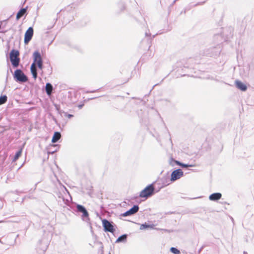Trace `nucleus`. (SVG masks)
I'll return each mask as SVG.
<instances>
[{"instance_id":"obj_10","label":"nucleus","mask_w":254,"mask_h":254,"mask_svg":"<svg viewBox=\"0 0 254 254\" xmlns=\"http://www.w3.org/2000/svg\"><path fill=\"white\" fill-rule=\"evenodd\" d=\"M235 84L238 88L242 91H246L247 90V86L240 81L236 80Z\"/></svg>"},{"instance_id":"obj_7","label":"nucleus","mask_w":254,"mask_h":254,"mask_svg":"<svg viewBox=\"0 0 254 254\" xmlns=\"http://www.w3.org/2000/svg\"><path fill=\"white\" fill-rule=\"evenodd\" d=\"M33 35V29L29 27L26 31L24 35V43L27 44L31 39Z\"/></svg>"},{"instance_id":"obj_19","label":"nucleus","mask_w":254,"mask_h":254,"mask_svg":"<svg viewBox=\"0 0 254 254\" xmlns=\"http://www.w3.org/2000/svg\"><path fill=\"white\" fill-rule=\"evenodd\" d=\"M170 251L174 254H180V252L177 249L172 247L170 249Z\"/></svg>"},{"instance_id":"obj_13","label":"nucleus","mask_w":254,"mask_h":254,"mask_svg":"<svg viewBox=\"0 0 254 254\" xmlns=\"http://www.w3.org/2000/svg\"><path fill=\"white\" fill-rule=\"evenodd\" d=\"M53 90V87L50 83H47L46 85V90L48 95H50Z\"/></svg>"},{"instance_id":"obj_4","label":"nucleus","mask_w":254,"mask_h":254,"mask_svg":"<svg viewBox=\"0 0 254 254\" xmlns=\"http://www.w3.org/2000/svg\"><path fill=\"white\" fill-rule=\"evenodd\" d=\"M14 78L20 82H26L27 80V77L24 74L20 69H17L14 71Z\"/></svg>"},{"instance_id":"obj_15","label":"nucleus","mask_w":254,"mask_h":254,"mask_svg":"<svg viewBox=\"0 0 254 254\" xmlns=\"http://www.w3.org/2000/svg\"><path fill=\"white\" fill-rule=\"evenodd\" d=\"M22 149H20L19 150H18L15 154L14 157V158L13 159V161H16L18 158L21 156V153H22Z\"/></svg>"},{"instance_id":"obj_9","label":"nucleus","mask_w":254,"mask_h":254,"mask_svg":"<svg viewBox=\"0 0 254 254\" xmlns=\"http://www.w3.org/2000/svg\"><path fill=\"white\" fill-rule=\"evenodd\" d=\"M138 206L137 205H134L133 207H132L131 208H130L129 210L127 211L124 213V216H128L130 215L133 214L137 212L138 210Z\"/></svg>"},{"instance_id":"obj_8","label":"nucleus","mask_w":254,"mask_h":254,"mask_svg":"<svg viewBox=\"0 0 254 254\" xmlns=\"http://www.w3.org/2000/svg\"><path fill=\"white\" fill-rule=\"evenodd\" d=\"M77 209L78 211L82 213V218L84 219V218H87L88 217V213L85 208L82 205H77Z\"/></svg>"},{"instance_id":"obj_11","label":"nucleus","mask_w":254,"mask_h":254,"mask_svg":"<svg viewBox=\"0 0 254 254\" xmlns=\"http://www.w3.org/2000/svg\"><path fill=\"white\" fill-rule=\"evenodd\" d=\"M221 196L222 195L220 193H214L209 196V198L210 200L215 201L220 199Z\"/></svg>"},{"instance_id":"obj_14","label":"nucleus","mask_w":254,"mask_h":254,"mask_svg":"<svg viewBox=\"0 0 254 254\" xmlns=\"http://www.w3.org/2000/svg\"><path fill=\"white\" fill-rule=\"evenodd\" d=\"M26 12V9L22 8L19 11L16 15V18L17 19H19Z\"/></svg>"},{"instance_id":"obj_16","label":"nucleus","mask_w":254,"mask_h":254,"mask_svg":"<svg viewBox=\"0 0 254 254\" xmlns=\"http://www.w3.org/2000/svg\"><path fill=\"white\" fill-rule=\"evenodd\" d=\"M126 239H127V235H123L117 239V240H116V243H120V242L124 241L126 240Z\"/></svg>"},{"instance_id":"obj_1","label":"nucleus","mask_w":254,"mask_h":254,"mask_svg":"<svg viewBox=\"0 0 254 254\" xmlns=\"http://www.w3.org/2000/svg\"><path fill=\"white\" fill-rule=\"evenodd\" d=\"M34 61L31 65V72L33 78L35 79L37 77L36 65H37L39 68L42 69L43 68V62L40 53L38 52H35L33 53Z\"/></svg>"},{"instance_id":"obj_2","label":"nucleus","mask_w":254,"mask_h":254,"mask_svg":"<svg viewBox=\"0 0 254 254\" xmlns=\"http://www.w3.org/2000/svg\"><path fill=\"white\" fill-rule=\"evenodd\" d=\"M19 52L16 50H12L9 54V58L12 65L13 67H16L18 66L20 59L18 58Z\"/></svg>"},{"instance_id":"obj_12","label":"nucleus","mask_w":254,"mask_h":254,"mask_svg":"<svg viewBox=\"0 0 254 254\" xmlns=\"http://www.w3.org/2000/svg\"><path fill=\"white\" fill-rule=\"evenodd\" d=\"M61 133L59 132H55L54 134V135L52 137V142L53 143H55L57 142L61 138Z\"/></svg>"},{"instance_id":"obj_3","label":"nucleus","mask_w":254,"mask_h":254,"mask_svg":"<svg viewBox=\"0 0 254 254\" xmlns=\"http://www.w3.org/2000/svg\"><path fill=\"white\" fill-rule=\"evenodd\" d=\"M154 188L153 184H150L143 190L139 194V196L141 198L147 199L148 197L152 195L154 193Z\"/></svg>"},{"instance_id":"obj_22","label":"nucleus","mask_w":254,"mask_h":254,"mask_svg":"<svg viewBox=\"0 0 254 254\" xmlns=\"http://www.w3.org/2000/svg\"><path fill=\"white\" fill-rule=\"evenodd\" d=\"M244 254H247V253L246 252H244Z\"/></svg>"},{"instance_id":"obj_5","label":"nucleus","mask_w":254,"mask_h":254,"mask_svg":"<svg viewBox=\"0 0 254 254\" xmlns=\"http://www.w3.org/2000/svg\"><path fill=\"white\" fill-rule=\"evenodd\" d=\"M102 224L105 231L113 233L115 229L112 224L106 219L102 220Z\"/></svg>"},{"instance_id":"obj_18","label":"nucleus","mask_w":254,"mask_h":254,"mask_svg":"<svg viewBox=\"0 0 254 254\" xmlns=\"http://www.w3.org/2000/svg\"><path fill=\"white\" fill-rule=\"evenodd\" d=\"M148 228H153V226L152 225H147L146 224H142L141 225L140 229L141 230H143Z\"/></svg>"},{"instance_id":"obj_21","label":"nucleus","mask_w":254,"mask_h":254,"mask_svg":"<svg viewBox=\"0 0 254 254\" xmlns=\"http://www.w3.org/2000/svg\"><path fill=\"white\" fill-rule=\"evenodd\" d=\"M67 117L68 118H70L72 117H73V115H70V114H67Z\"/></svg>"},{"instance_id":"obj_20","label":"nucleus","mask_w":254,"mask_h":254,"mask_svg":"<svg viewBox=\"0 0 254 254\" xmlns=\"http://www.w3.org/2000/svg\"><path fill=\"white\" fill-rule=\"evenodd\" d=\"M178 164H179V165H180L181 166L183 167H193V165H188V164H183V163H179V162H178Z\"/></svg>"},{"instance_id":"obj_17","label":"nucleus","mask_w":254,"mask_h":254,"mask_svg":"<svg viewBox=\"0 0 254 254\" xmlns=\"http://www.w3.org/2000/svg\"><path fill=\"white\" fill-rule=\"evenodd\" d=\"M7 96L3 95L0 97V105L5 103L7 101Z\"/></svg>"},{"instance_id":"obj_6","label":"nucleus","mask_w":254,"mask_h":254,"mask_svg":"<svg viewBox=\"0 0 254 254\" xmlns=\"http://www.w3.org/2000/svg\"><path fill=\"white\" fill-rule=\"evenodd\" d=\"M184 173L181 169H177L174 171L171 176V181L174 182L183 177Z\"/></svg>"}]
</instances>
